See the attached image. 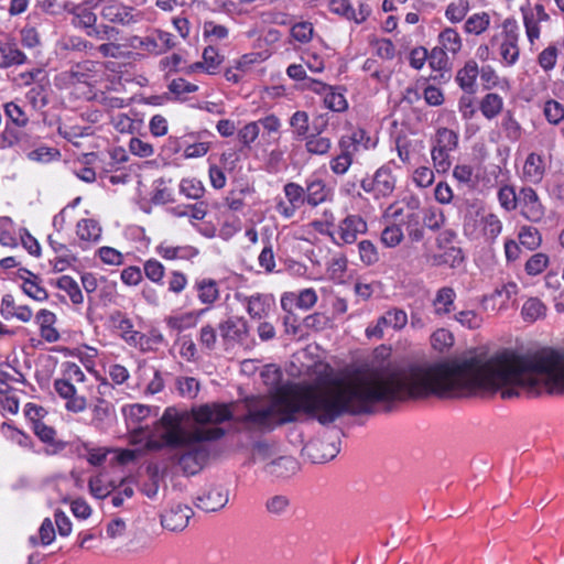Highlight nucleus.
<instances>
[{"label":"nucleus","mask_w":564,"mask_h":564,"mask_svg":"<svg viewBox=\"0 0 564 564\" xmlns=\"http://www.w3.org/2000/svg\"><path fill=\"white\" fill-rule=\"evenodd\" d=\"M479 390V356L459 362L372 367L346 378L306 386L272 401L249 399L237 417L246 430L271 431L301 415L326 425L343 415L371 413L375 405L394 400L463 394Z\"/></svg>","instance_id":"f257e3e1"},{"label":"nucleus","mask_w":564,"mask_h":564,"mask_svg":"<svg viewBox=\"0 0 564 564\" xmlns=\"http://www.w3.org/2000/svg\"><path fill=\"white\" fill-rule=\"evenodd\" d=\"M189 416L191 423L184 425V414L175 408H166L159 421L160 440L151 438L149 433L144 437L147 448H170L171 460L185 475H196L210 456L209 442L217 441L225 434L219 424L230 421L234 414L228 404L206 403L194 406Z\"/></svg>","instance_id":"f03ea898"},{"label":"nucleus","mask_w":564,"mask_h":564,"mask_svg":"<svg viewBox=\"0 0 564 564\" xmlns=\"http://www.w3.org/2000/svg\"><path fill=\"white\" fill-rule=\"evenodd\" d=\"M63 367V377L54 380V390L66 401L65 408L68 412L80 413L86 410L87 400L84 395L77 393L75 383L84 382L86 376L75 362H65Z\"/></svg>","instance_id":"7ed1b4c3"},{"label":"nucleus","mask_w":564,"mask_h":564,"mask_svg":"<svg viewBox=\"0 0 564 564\" xmlns=\"http://www.w3.org/2000/svg\"><path fill=\"white\" fill-rule=\"evenodd\" d=\"M501 32L495 34L490 40L491 46H497L501 61L507 66L514 65L520 55L519 39L520 31L517 21L512 18L506 19L501 24Z\"/></svg>","instance_id":"20e7f679"},{"label":"nucleus","mask_w":564,"mask_h":564,"mask_svg":"<svg viewBox=\"0 0 564 564\" xmlns=\"http://www.w3.org/2000/svg\"><path fill=\"white\" fill-rule=\"evenodd\" d=\"M458 145V135L451 129L440 128L433 139L431 156L437 172H446L452 165L451 153Z\"/></svg>","instance_id":"39448f33"},{"label":"nucleus","mask_w":564,"mask_h":564,"mask_svg":"<svg viewBox=\"0 0 564 564\" xmlns=\"http://www.w3.org/2000/svg\"><path fill=\"white\" fill-rule=\"evenodd\" d=\"M400 166L394 161H389L379 167L371 178L361 181V188L371 193L376 198L389 197L395 189L397 176L394 171Z\"/></svg>","instance_id":"423d86ee"},{"label":"nucleus","mask_w":564,"mask_h":564,"mask_svg":"<svg viewBox=\"0 0 564 564\" xmlns=\"http://www.w3.org/2000/svg\"><path fill=\"white\" fill-rule=\"evenodd\" d=\"M367 230V221L360 215L348 214L345 218L339 220L336 228H334L332 241L339 247L352 245L357 241L358 237L366 234Z\"/></svg>","instance_id":"0eeeda50"},{"label":"nucleus","mask_w":564,"mask_h":564,"mask_svg":"<svg viewBox=\"0 0 564 564\" xmlns=\"http://www.w3.org/2000/svg\"><path fill=\"white\" fill-rule=\"evenodd\" d=\"M474 219L466 216L464 221V230L467 235H474L476 231V223H478L479 234L490 242H494L502 231V221L494 213L477 212Z\"/></svg>","instance_id":"6e6552de"},{"label":"nucleus","mask_w":564,"mask_h":564,"mask_svg":"<svg viewBox=\"0 0 564 564\" xmlns=\"http://www.w3.org/2000/svg\"><path fill=\"white\" fill-rule=\"evenodd\" d=\"M235 297L245 306L246 312L252 319H267L275 307L274 297L270 294L254 293L246 295L236 293Z\"/></svg>","instance_id":"1a4fd4ad"},{"label":"nucleus","mask_w":564,"mask_h":564,"mask_svg":"<svg viewBox=\"0 0 564 564\" xmlns=\"http://www.w3.org/2000/svg\"><path fill=\"white\" fill-rule=\"evenodd\" d=\"M100 15L109 23L129 26L139 23L142 20V13L134 8L126 6L116 0L107 1L100 11Z\"/></svg>","instance_id":"9d476101"},{"label":"nucleus","mask_w":564,"mask_h":564,"mask_svg":"<svg viewBox=\"0 0 564 564\" xmlns=\"http://www.w3.org/2000/svg\"><path fill=\"white\" fill-rule=\"evenodd\" d=\"M98 63L90 59L78 62L69 69L61 72L55 80L62 87H68L76 84H87L97 73Z\"/></svg>","instance_id":"9b49d317"},{"label":"nucleus","mask_w":564,"mask_h":564,"mask_svg":"<svg viewBox=\"0 0 564 564\" xmlns=\"http://www.w3.org/2000/svg\"><path fill=\"white\" fill-rule=\"evenodd\" d=\"M518 207L521 215L529 221L539 223L545 215L538 193L532 187H522L518 193Z\"/></svg>","instance_id":"f8f14e48"},{"label":"nucleus","mask_w":564,"mask_h":564,"mask_svg":"<svg viewBox=\"0 0 564 564\" xmlns=\"http://www.w3.org/2000/svg\"><path fill=\"white\" fill-rule=\"evenodd\" d=\"M194 512L187 505L175 503L161 513V525L171 532L183 531Z\"/></svg>","instance_id":"ddd939ff"},{"label":"nucleus","mask_w":564,"mask_h":564,"mask_svg":"<svg viewBox=\"0 0 564 564\" xmlns=\"http://www.w3.org/2000/svg\"><path fill=\"white\" fill-rule=\"evenodd\" d=\"M196 506L207 512L223 509L229 501V489L221 485L207 487L197 498Z\"/></svg>","instance_id":"4468645a"},{"label":"nucleus","mask_w":564,"mask_h":564,"mask_svg":"<svg viewBox=\"0 0 564 564\" xmlns=\"http://www.w3.org/2000/svg\"><path fill=\"white\" fill-rule=\"evenodd\" d=\"M408 213L402 218L409 238L412 241L419 242L424 238V226L422 213L419 210L420 200L411 197L406 202Z\"/></svg>","instance_id":"2eb2a0df"},{"label":"nucleus","mask_w":564,"mask_h":564,"mask_svg":"<svg viewBox=\"0 0 564 564\" xmlns=\"http://www.w3.org/2000/svg\"><path fill=\"white\" fill-rule=\"evenodd\" d=\"M305 451L313 463L323 464L337 456L339 446L336 440L321 438L310 442Z\"/></svg>","instance_id":"dca6fc26"},{"label":"nucleus","mask_w":564,"mask_h":564,"mask_svg":"<svg viewBox=\"0 0 564 564\" xmlns=\"http://www.w3.org/2000/svg\"><path fill=\"white\" fill-rule=\"evenodd\" d=\"M299 468V462L293 456L281 453L263 466L264 473L275 479L290 478L297 473Z\"/></svg>","instance_id":"f3484780"},{"label":"nucleus","mask_w":564,"mask_h":564,"mask_svg":"<svg viewBox=\"0 0 564 564\" xmlns=\"http://www.w3.org/2000/svg\"><path fill=\"white\" fill-rule=\"evenodd\" d=\"M314 90L323 96L324 105L329 110L336 112L347 110L348 102L341 87H333L321 82H315Z\"/></svg>","instance_id":"a211bd4d"},{"label":"nucleus","mask_w":564,"mask_h":564,"mask_svg":"<svg viewBox=\"0 0 564 564\" xmlns=\"http://www.w3.org/2000/svg\"><path fill=\"white\" fill-rule=\"evenodd\" d=\"M220 336L228 343H240L249 333L248 322L243 317L234 316L219 323Z\"/></svg>","instance_id":"6ab92c4d"},{"label":"nucleus","mask_w":564,"mask_h":564,"mask_svg":"<svg viewBox=\"0 0 564 564\" xmlns=\"http://www.w3.org/2000/svg\"><path fill=\"white\" fill-rule=\"evenodd\" d=\"M102 1L104 0H83L79 2L74 18H72V25L76 29H83L86 31L95 26L98 18L94 10Z\"/></svg>","instance_id":"aec40b11"},{"label":"nucleus","mask_w":564,"mask_h":564,"mask_svg":"<svg viewBox=\"0 0 564 564\" xmlns=\"http://www.w3.org/2000/svg\"><path fill=\"white\" fill-rule=\"evenodd\" d=\"M319 119L323 120L321 126H314L315 133L308 134L305 140V150L311 155H326L332 149V140L328 137H323L322 132L324 131L328 119H324V116H321Z\"/></svg>","instance_id":"412c9836"},{"label":"nucleus","mask_w":564,"mask_h":564,"mask_svg":"<svg viewBox=\"0 0 564 564\" xmlns=\"http://www.w3.org/2000/svg\"><path fill=\"white\" fill-rule=\"evenodd\" d=\"M28 62V57L22 52L14 40L0 41V68L6 69L13 66H20Z\"/></svg>","instance_id":"4be33fe9"},{"label":"nucleus","mask_w":564,"mask_h":564,"mask_svg":"<svg viewBox=\"0 0 564 564\" xmlns=\"http://www.w3.org/2000/svg\"><path fill=\"white\" fill-rule=\"evenodd\" d=\"M523 23L528 40L533 43L540 36L539 23L547 21L549 14L542 4H535L533 9H522Z\"/></svg>","instance_id":"5701e85b"},{"label":"nucleus","mask_w":564,"mask_h":564,"mask_svg":"<svg viewBox=\"0 0 564 564\" xmlns=\"http://www.w3.org/2000/svg\"><path fill=\"white\" fill-rule=\"evenodd\" d=\"M544 174L543 156L535 152L530 153L523 163L521 178L527 183L536 185L542 182Z\"/></svg>","instance_id":"b1692460"},{"label":"nucleus","mask_w":564,"mask_h":564,"mask_svg":"<svg viewBox=\"0 0 564 564\" xmlns=\"http://www.w3.org/2000/svg\"><path fill=\"white\" fill-rule=\"evenodd\" d=\"M0 314L4 319L17 318L28 323L33 317V312L28 305H17L12 294L3 295L0 304Z\"/></svg>","instance_id":"393cba45"},{"label":"nucleus","mask_w":564,"mask_h":564,"mask_svg":"<svg viewBox=\"0 0 564 564\" xmlns=\"http://www.w3.org/2000/svg\"><path fill=\"white\" fill-rule=\"evenodd\" d=\"M194 290L202 304L210 308L220 297L218 282L210 278L197 279L194 283Z\"/></svg>","instance_id":"a878e982"},{"label":"nucleus","mask_w":564,"mask_h":564,"mask_svg":"<svg viewBox=\"0 0 564 564\" xmlns=\"http://www.w3.org/2000/svg\"><path fill=\"white\" fill-rule=\"evenodd\" d=\"M155 250L165 260H191L198 253L192 246H173L167 241H162Z\"/></svg>","instance_id":"bb28decb"},{"label":"nucleus","mask_w":564,"mask_h":564,"mask_svg":"<svg viewBox=\"0 0 564 564\" xmlns=\"http://www.w3.org/2000/svg\"><path fill=\"white\" fill-rule=\"evenodd\" d=\"M304 189L306 204L312 207H316L319 204L326 202L330 195V189L321 178L306 180Z\"/></svg>","instance_id":"cd10ccee"},{"label":"nucleus","mask_w":564,"mask_h":564,"mask_svg":"<svg viewBox=\"0 0 564 564\" xmlns=\"http://www.w3.org/2000/svg\"><path fill=\"white\" fill-rule=\"evenodd\" d=\"M338 142L347 145L354 154L360 150L373 149L377 144V141L361 128L354 130L349 135H343Z\"/></svg>","instance_id":"c85d7f7f"},{"label":"nucleus","mask_w":564,"mask_h":564,"mask_svg":"<svg viewBox=\"0 0 564 564\" xmlns=\"http://www.w3.org/2000/svg\"><path fill=\"white\" fill-rule=\"evenodd\" d=\"M207 311L208 308H200L197 311H191L178 315H172L166 318V325L170 329L181 333L183 330L195 327L199 318Z\"/></svg>","instance_id":"c756f323"},{"label":"nucleus","mask_w":564,"mask_h":564,"mask_svg":"<svg viewBox=\"0 0 564 564\" xmlns=\"http://www.w3.org/2000/svg\"><path fill=\"white\" fill-rule=\"evenodd\" d=\"M455 299L456 292L453 288L443 286L438 289L432 301L435 315L445 316L452 313L454 311Z\"/></svg>","instance_id":"7c9ffc66"},{"label":"nucleus","mask_w":564,"mask_h":564,"mask_svg":"<svg viewBox=\"0 0 564 564\" xmlns=\"http://www.w3.org/2000/svg\"><path fill=\"white\" fill-rule=\"evenodd\" d=\"M478 74L479 68L477 63L475 61H468L464 67L457 72L456 82L464 91L474 94Z\"/></svg>","instance_id":"2f4dec72"},{"label":"nucleus","mask_w":564,"mask_h":564,"mask_svg":"<svg viewBox=\"0 0 564 564\" xmlns=\"http://www.w3.org/2000/svg\"><path fill=\"white\" fill-rule=\"evenodd\" d=\"M438 47L444 48L447 53L456 55L462 46L463 41L459 33L453 28H445L437 36Z\"/></svg>","instance_id":"473e14b6"},{"label":"nucleus","mask_w":564,"mask_h":564,"mask_svg":"<svg viewBox=\"0 0 564 564\" xmlns=\"http://www.w3.org/2000/svg\"><path fill=\"white\" fill-rule=\"evenodd\" d=\"M25 273H28L29 278H25L21 285L23 292L29 297H31L37 302L46 301L48 297V294H47V291L40 284V282H41L40 278L28 270H25Z\"/></svg>","instance_id":"72a5a7b5"},{"label":"nucleus","mask_w":564,"mask_h":564,"mask_svg":"<svg viewBox=\"0 0 564 564\" xmlns=\"http://www.w3.org/2000/svg\"><path fill=\"white\" fill-rule=\"evenodd\" d=\"M4 113L8 119L19 128L26 127L32 116L22 107L18 100L7 102L4 105Z\"/></svg>","instance_id":"f704fd0d"},{"label":"nucleus","mask_w":564,"mask_h":564,"mask_svg":"<svg viewBox=\"0 0 564 564\" xmlns=\"http://www.w3.org/2000/svg\"><path fill=\"white\" fill-rule=\"evenodd\" d=\"M76 234L83 241L97 242L101 237V227L94 219H82L77 223Z\"/></svg>","instance_id":"c9c22d12"},{"label":"nucleus","mask_w":564,"mask_h":564,"mask_svg":"<svg viewBox=\"0 0 564 564\" xmlns=\"http://www.w3.org/2000/svg\"><path fill=\"white\" fill-rule=\"evenodd\" d=\"M338 148L340 153L329 161V169L336 175H344L352 164L354 153L347 149V145H344L340 142H338Z\"/></svg>","instance_id":"e433bc0d"},{"label":"nucleus","mask_w":564,"mask_h":564,"mask_svg":"<svg viewBox=\"0 0 564 564\" xmlns=\"http://www.w3.org/2000/svg\"><path fill=\"white\" fill-rule=\"evenodd\" d=\"M546 314L545 304L538 297L528 299L521 308V316L525 322L533 323Z\"/></svg>","instance_id":"4c0bfd02"},{"label":"nucleus","mask_w":564,"mask_h":564,"mask_svg":"<svg viewBox=\"0 0 564 564\" xmlns=\"http://www.w3.org/2000/svg\"><path fill=\"white\" fill-rule=\"evenodd\" d=\"M290 127L292 128L293 138L295 140H304L310 131V116L306 111L297 110L290 118Z\"/></svg>","instance_id":"58836bf2"},{"label":"nucleus","mask_w":564,"mask_h":564,"mask_svg":"<svg viewBox=\"0 0 564 564\" xmlns=\"http://www.w3.org/2000/svg\"><path fill=\"white\" fill-rule=\"evenodd\" d=\"M78 456H85L93 466H100L107 458L108 449L105 447H91L88 443H80L76 446Z\"/></svg>","instance_id":"ea45409f"},{"label":"nucleus","mask_w":564,"mask_h":564,"mask_svg":"<svg viewBox=\"0 0 564 564\" xmlns=\"http://www.w3.org/2000/svg\"><path fill=\"white\" fill-rule=\"evenodd\" d=\"M56 286L64 291L74 305H80L84 302V295L78 283L69 275H62L56 280Z\"/></svg>","instance_id":"a19ab883"},{"label":"nucleus","mask_w":564,"mask_h":564,"mask_svg":"<svg viewBox=\"0 0 564 564\" xmlns=\"http://www.w3.org/2000/svg\"><path fill=\"white\" fill-rule=\"evenodd\" d=\"M24 98L31 109L36 112L43 110L48 104L47 94L43 85L32 86L25 93Z\"/></svg>","instance_id":"79ce46f5"},{"label":"nucleus","mask_w":564,"mask_h":564,"mask_svg":"<svg viewBox=\"0 0 564 564\" xmlns=\"http://www.w3.org/2000/svg\"><path fill=\"white\" fill-rule=\"evenodd\" d=\"M490 25V17L487 12H478L471 14L464 24V31L467 34L480 35Z\"/></svg>","instance_id":"37998d69"},{"label":"nucleus","mask_w":564,"mask_h":564,"mask_svg":"<svg viewBox=\"0 0 564 564\" xmlns=\"http://www.w3.org/2000/svg\"><path fill=\"white\" fill-rule=\"evenodd\" d=\"M470 10V0H454L445 9V18L451 23L462 22Z\"/></svg>","instance_id":"c03bdc74"},{"label":"nucleus","mask_w":564,"mask_h":564,"mask_svg":"<svg viewBox=\"0 0 564 564\" xmlns=\"http://www.w3.org/2000/svg\"><path fill=\"white\" fill-rule=\"evenodd\" d=\"M280 454V451L275 444L268 442H258L252 448V459L254 463H263V466L275 458Z\"/></svg>","instance_id":"a18cd8bd"},{"label":"nucleus","mask_w":564,"mask_h":564,"mask_svg":"<svg viewBox=\"0 0 564 564\" xmlns=\"http://www.w3.org/2000/svg\"><path fill=\"white\" fill-rule=\"evenodd\" d=\"M502 107H503V100L496 93L487 94L482 98L481 104H480L481 113L487 119H492V118L497 117L500 113V111L502 110Z\"/></svg>","instance_id":"49530a36"},{"label":"nucleus","mask_w":564,"mask_h":564,"mask_svg":"<svg viewBox=\"0 0 564 564\" xmlns=\"http://www.w3.org/2000/svg\"><path fill=\"white\" fill-rule=\"evenodd\" d=\"M203 35L209 43H217L228 37L229 30L227 26L217 24L214 21H205L203 24Z\"/></svg>","instance_id":"de8ad7c7"},{"label":"nucleus","mask_w":564,"mask_h":564,"mask_svg":"<svg viewBox=\"0 0 564 564\" xmlns=\"http://www.w3.org/2000/svg\"><path fill=\"white\" fill-rule=\"evenodd\" d=\"M421 213L423 218V226L432 231L441 229L445 223V216L442 209L435 206L424 208Z\"/></svg>","instance_id":"09e8293b"},{"label":"nucleus","mask_w":564,"mask_h":564,"mask_svg":"<svg viewBox=\"0 0 564 564\" xmlns=\"http://www.w3.org/2000/svg\"><path fill=\"white\" fill-rule=\"evenodd\" d=\"M453 318L468 329H478L484 322L482 316L474 310L459 311Z\"/></svg>","instance_id":"8fccbe9b"},{"label":"nucleus","mask_w":564,"mask_h":564,"mask_svg":"<svg viewBox=\"0 0 564 564\" xmlns=\"http://www.w3.org/2000/svg\"><path fill=\"white\" fill-rule=\"evenodd\" d=\"M519 241L529 250H534L540 247L542 237L539 230L531 226H523L518 235Z\"/></svg>","instance_id":"3c124183"},{"label":"nucleus","mask_w":564,"mask_h":564,"mask_svg":"<svg viewBox=\"0 0 564 564\" xmlns=\"http://www.w3.org/2000/svg\"><path fill=\"white\" fill-rule=\"evenodd\" d=\"M180 192L187 198L199 199L203 197L205 188L197 178H184L180 183Z\"/></svg>","instance_id":"603ef678"},{"label":"nucleus","mask_w":564,"mask_h":564,"mask_svg":"<svg viewBox=\"0 0 564 564\" xmlns=\"http://www.w3.org/2000/svg\"><path fill=\"white\" fill-rule=\"evenodd\" d=\"M283 193L288 203L293 204L297 207H302L306 203L305 189L302 185L289 182L283 187Z\"/></svg>","instance_id":"864d4df0"},{"label":"nucleus","mask_w":564,"mask_h":564,"mask_svg":"<svg viewBox=\"0 0 564 564\" xmlns=\"http://www.w3.org/2000/svg\"><path fill=\"white\" fill-rule=\"evenodd\" d=\"M145 276L155 284H163L164 265L156 259H149L143 264Z\"/></svg>","instance_id":"5fc2aeb1"},{"label":"nucleus","mask_w":564,"mask_h":564,"mask_svg":"<svg viewBox=\"0 0 564 564\" xmlns=\"http://www.w3.org/2000/svg\"><path fill=\"white\" fill-rule=\"evenodd\" d=\"M498 200L505 210H514L518 207V194L516 193L514 187L510 185L500 187L498 191Z\"/></svg>","instance_id":"6e6d98bb"},{"label":"nucleus","mask_w":564,"mask_h":564,"mask_svg":"<svg viewBox=\"0 0 564 564\" xmlns=\"http://www.w3.org/2000/svg\"><path fill=\"white\" fill-rule=\"evenodd\" d=\"M260 133L259 122L251 121L239 129L237 135L239 142L250 149L251 144L258 139Z\"/></svg>","instance_id":"4d7b16f0"},{"label":"nucleus","mask_w":564,"mask_h":564,"mask_svg":"<svg viewBox=\"0 0 564 564\" xmlns=\"http://www.w3.org/2000/svg\"><path fill=\"white\" fill-rule=\"evenodd\" d=\"M61 50L72 52H85L93 47V44L82 36L68 35L64 36L59 42Z\"/></svg>","instance_id":"13d9d810"},{"label":"nucleus","mask_w":564,"mask_h":564,"mask_svg":"<svg viewBox=\"0 0 564 564\" xmlns=\"http://www.w3.org/2000/svg\"><path fill=\"white\" fill-rule=\"evenodd\" d=\"M360 260L366 265H372L379 261L377 247L370 240H361L358 243Z\"/></svg>","instance_id":"bf43d9fd"},{"label":"nucleus","mask_w":564,"mask_h":564,"mask_svg":"<svg viewBox=\"0 0 564 564\" xmlns=\"http://www.w3.org/2000/svg\"><path fill=\"white\" fill-rule=\"evenodd\" d=\"M403 240V231L398 225L387 226L381 232V242L387 248H394Z\"/></svg>","instance_id":"052dcab7"},{"label":"nucleus","mask_w":564,"mask_h":564,"mask_svg":"<svg viewBox=\"0 0 564 564\" xmlns=\"http://www.w3.org/2000/svg\"><path fill=\"white\" fill-rule=\"evenodd\" d=\"M223 62V57L218 53V50L213 45H208L203 52V63L205 65V72L208 74H215L217 68Z\"/></svg>","instance_id":"680f3d73"},{"label":"nucleus","mask_w":564,"mask_h":564,"mask_svg":"<svg viewBox=\"0 0 564 564\" xmlns=\"http://www.w3.org/2000/svg\"><path fill=\"white\" fill-rule=\"evenodd\" d=\"M431 343L434 349L444 351L454 344V336L449 330L440 328L432 334Z\"/></svg>","instance_id":"e2e57ef3"},{"label":"nucleus","mask_w":564,"mask_h":564,"mask_svg":"<svg viewBox=\"0 0 564 564\" xmlns=\"http://www.w3.org/2000/svg\"><path fill=\"white\" fill-rule=\"evenodd\" d=\"M549 264V257L544 253H534L525 263V272L529 275H538L542 273Z\"/></svg>","instance_id":"0e129e2a"},{"label":"nucleus","mask_w":564,"mask_h":564,"mask_svg":"<svg viewBox=\"0 0 564 564\" xmlns=\"http://www.w3.org/2000/svg\"><path fill=\"white\" fill-rule=\"evenodd\" d=\"M544 116L552 124H557L564 119V107L556 100H547L544 105Z\"/></svg>","instance_id":"69168bd1"},{"label":"nucleus","mask_w":564,"mask_h":564,"mask_svg":"<svg viewBox=\"0 0 564 564\" xmlns=\"http://www.w3.org/2000/svg\"><path fill=\"white\" fill-rule=\"evenodd\" d=\"M177 390L182 397L193 399L199 391V383L193 377H183L177 379Z\"/></svg>","instance_id":"338daca9"},{"label":"nucleus","mask_w":564,"mask_h":564,"mask_svg":"<svg viewBox=\"0 0 564 564\" xmlns=\"http://www.w3.org/2000/svg\"><path fill=\"white\" fill-rule=\"evenodd\" d=\"M501 126L510 141H517L521 137V127L509 111L503 116Z\"/></svg>","instance_id":"774afa93"}]
</instances>
